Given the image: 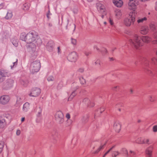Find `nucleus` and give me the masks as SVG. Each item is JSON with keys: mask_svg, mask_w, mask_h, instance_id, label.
<instances>
[{"mask_svg": "<svg viewBox=\"0 0 157 157\" xmlns=\"http://www.w3.org/2000/svg\"><path fill=\"white\" fill-rule=\"evenodd\" d=\"M112 89L114 91H117L119 89V86H115L113 87Z\"/></svg>", "mask_w": 157, "mask_h": 157, "instance_id": "obj_50", "label": "nucleus"}, {"mask_svg": "<svg viewBox=\"0 0 157 157\" xmlns=\"http://www.w3.org/2000/svg\"><path fill=\"white\" fill-rule=\"evenodd\" d=\"M152 37L155 39H157V31L154 32L152 35Z\"/></svg>", "mask_w": 157, "mask_h": 157, "instance_id": "obj_41", "label": "nucleus"}, {"mask_svg": "<svg viewBox=\"0 0 157 157\" xmlns=\"http://www.w3.org/2000/svg\"><path fill=\"white\" fill-rule=\"evenodd\" d=\"M54 78L53 77L50 76L48 78L47 80L48 81H53Z\"/></svg>", "mask_w": 157, "mask_h": 157, "instance_id": "obj_48", "label": "nucleus"}, {"mask_svg": "<svg viewBox=\"0 0 157 157\" xmlns=\"http://www.w3.org/2000/svg\"><path fill=\"white\" fill-rule=\"evenodd\" d=\"M144 144H150V143H149V141L148 139H144Z\"/></svg>", "mask_w": 157, "mask_h": 157, "instance_id": "obj_51", "label": "nucleus"}, {"mask_svg": "<svg viewBox=\"0 0 157 157\" xmlns=\"http://www.w3.org/2000/svg\"><path fill=\"white\" fill-rule=\"evenodd\" d=\"M149 30L148 27L147 26H142L140 28L139 32L141 34L145 35L148 33Z\"/></svg>", "mask_w": 157, "mask_h": 157, "instance_id": "obj_12", "label": "nucleus"}, {"mask_svg": "<svg viewBox=\"0 0 157 157\" xmlns=\"http://www.w3.org/2000/svg\"><path fill=\"white\" fill-rule=\"evenodd\" d=\"M151 63L155 65H157V59L155 57H152L151 58Z\"/></svg>", "mask_w": 157, "mask_h": 157, "instance_id": "obj_30", "label": "nucleus"}, {"mask_svg": "<svg viewBox=\"0 0 157 157\" xmlns=\"http://www.w3.org/2000/svg\"><path fill=\"white\" fill-rule=\"evenodd\" d=\"M23 101V98L21 97H17L16 103L15 104V106L17 107L19 106L22 104Z\"/></svg>", "mask_w": 157, "mask_h": 157, "instance_id": "obj_18", "label": "nucleus"}, {"mask_svg": "<svg viewBox=\"0 0 157 157\" xmlns=\"http://www.w3.org/2000/svg\"><path fill=\"white\" fill-rule=\"evenodd\" d=\"M10 99V96L7 95H2L0 97V104L5 105L8 103Z\"/></svg>", "mask_w": 157, "mask_h": 157, "instance_id": "obj_8", "label": "nucleus"}, {"mask_svg": "<svg viewBox=\"0 0 157 157\" xmlns=\"http://www.w3.org/2000/svg\"><path fill=\"white\" fill-rule=\"evenodd\" d=\"M66 117L68 119H69L70 117V114L68 113L67 114L66 116Z\"/></svg>", "mask_w": 157, "mask_h": 157, "instance_id": "obj_60", "label": "nucleus"}, {"mask_svg": "<svg viewBox=\"0 0 157 157\" xmlns=\"http://www.w3.org/2000/svg\"><path fill=\"white\" fill-rule=\"evenodd\" d=\"M155 9L157 11V2H156L155 6Z\"/></svg>", "mask_w": 157, "mask_h": 157, "instance_id": "obj_62", "label": "nucleus"}, {"mask_svg": "<svg viewBox=\"0 0 157 157\" xmlns=\"http://www.w3.org/2000/svg\"><path fill=\"white\" fill-rule=\"evenodd\" d=\"M136 154V153L135 151L130 150L129 151V153H128V156L127 157H133Z\"/></svg>", "mask_w": 157, "mask_h": 157, "instance_id": "obj_32", "label": "nucleus"}, {"mask_svg": "<svg viewBox=\"0 0 157 157\" xmlns=\"http://www.w3.org/2000/svg\"><path fill=\"white\" fill-rule=\"evenodd\" d=\"M150 29L152 31H154L156 29V26L155 24L153 23H150L149 25Z\"/></svg>", "mask_w": 157, "mask_h": 157, "instance_id": "obj_33", "label": "nucleus"}, {"mask_svg": "<svg viewBox=\"0 0 157 157\" xmlns=\"http://www.w3.org/2000/svg\"><path fill=\"white\" fill-rule=\"evenodd\" d=\"M89 116L88 115H84L82 118V121L83 122H86L88 121Z\"/></svg>", "mask_w": 157, "mask_h": 157, "instance_id": "obj_36", "label": "nucleus"}, {"mask_svg": "<svg viewBox=\"0 0 157 157\" xmlns=\"http://www.w3.org/2000/svg\"><path fill=\"white\" fill-rule=\"evenodd\" d=\"M147 20V18L146 17L143 18L139 17L137 19V22L139 24H142L146 21Z\"/></svg>", "mask_w": 157, "mask_h": 157, "instance_id": "obj_20", "label": "nucleus"}, {"mask_svg": "<svg viewBox=\"0 0 157 157\" xmlns=\"http://www.w3.org/2000/svg\"><path fill=\"white\" fill-rule=\"evenodd\" d=\"M135 21V13H130L128 17H126L124 20V24L126 26L129 27L133 25Z\"/></svg>", "mask_w": 157, "mask_h": 157, "instance_id": "obj_3", "label": "nucleus"}, {"mask_svg": "<svg viewBox=\"0 0 157 157\" xmlns=\"http://www.w3.org/2000/svg\"><path fill=\"white\" fill-rule=\"evenodd\" d=\"M41 65L39 61L36 60L32 62L30 65V70L33 74L37 72L40 69Z\"/></svg>", "mask_w": 157, "mask_h": 157, "instance_id": "obj_4", "label": "nucleus"}, {"mask_svg": "<svg viewBox=\"0 0 157 157\" xmlns=\"http://www.w3.org/2000/svg\"><path fill=\"white\" fill-rule=\"evenodd\" d=\"M136 142L137 143L139 144H143L144 142V140L141 138H138L136 140Z\"/></svg>", "mask_w": 157, "mask_h": 157, "instance_id": "obj_34", "label": "nucleus"}, {"mask_svg": "<svg viewBox=\"0 0 157 157\" xmlns=\"http://www.w3.org/2000/svg\"><path fill=\"white\" fill-rule=\"evenodd\" d=\"M78 57V54L75 52L70 53L67 56V59L69 61L71 62H75L77 60Z\"/></svg>", "mask_w": 157, "mask_h": 157, "instance_id": "obj_7", "label": "nucleus"}, {"mask_svg": "<svg viewBox=\"0 0 157 157\" xmlns=\"http://www.w3.org/2000/svg\"><path fill=\"white\" fill-rule=\"evenodd\" d=\"M109 59L110 61H113L114 60V59L113 57L109 58Z\"/></svg>", "mask_w": 157, "mask_h": 157, "instance_id": "obj_63", "label": "nucleus"}, {"mask_svg": "<svg viewBox=\"0 0 157 157\" xmlns=\"http://www.w3.org/2000/svg\"><path fill=\"white\" fill-rule=\"evenodd\" d=\"M72 87L73 89H75L71 93L68 98V101H71L77 95V92H76V90L78 88V86L77 85L76 83H73L72 84Z\"/></svg>", "mask_w": 157, "mask_h": 157, "instance_id": "obj_9", "label": "nucleus"}, {"mask_svg": "<svg viewBox=\"0 0 157 157\" xmlns=\"http://www.w3.org/2000/svg\"><path fill=\"white\" fill-rule=\"evenodd\" d=\"M153 148V145H151L146 148L145 151L146 157H152V151Z\"/></svg>", "mask_w": 157, "mask_h": 157, "instance_id": "obj_11", "label": "nucleus"}, {"mask_svg": "<svg viewBox=\"0 0 157 157\" xmlns=\"http://www.w3.org/2000/svg\"><path fill=\"white\" fill-rule=\"evenodd\" d=\"M29 104L28 102H26L23 105V110L24 112H26L29 109Z\"/></svg>", "mask_w": 157, "mask_h": 157, "instance_id": "obj_22", "label": "nucleus"}, {"mask_svg": "<svg viewBox=\"0 0 157 157\" xmlns=\"http://www.w3.org/2000/svg\"><path fill=\"white\" fill-rule=\"evenodd\" d=\"M152 43L153 44H157V39L152 41Z\"/></svg>", "mask_w": 157, "mask_h": 157, "instance_id": "obj_56", "label": "nucleus"}, {"mask_svg": "<svg viewBox=\"0 0 157 157\" xmlns=\"http://www.w3.org/2000/svg\"><path fill=\"white\" fill-rule=\"evenodd\" d=\"M20 83L23 86H26L28 85L29 81L27 80H23L22 79L20 81Z\"/></svg>", "mask_w": 157, "mask_h": 157, "instance_id": "obj_28", "label": "nucleus"}, {"mask_svg": "<svg viewBox=\"0 0 157 157\" xmlns=\"http://www.w3.org/2000/svg\"><path fill=\"white\" fill-rule=\"evenodd\" d=\"M26 43L29 44L28 48L33 52L35 51L36 46H40L42 41L37 33L34 31L29 32L27 34Z\"/></svg>", "mask_w": 157, "mask_h": 157, "instance_id": "obj_1", "label": "nucleus"}, {"mask_svg": "<svg viewBox=\"0 0 157 157\" xmlns=\"http://www.w3.org/2000/svg\"><path fill=\"white\" fill-rule=\"evenodd\" d=\"M47 25L48 27H51L52 26V24L51 23H47Z\"/></svg>", "mask_w": 157, "mask_h": 157, "instance_id": "obj_61", "label": "nucleus"}, {"mask_svg": "<svg viewBox=\"0 0 157 157\" xmlns=\"http://www.w3.org/2000/svg\"><path fill=\"white\" fill-rule=\"evenodd\" d=\"M121 154V153L118 151H114L112 152V157H116Z\"/></svg>", "mask_w": 157, "mask_h": 157, "instance_id": "obj_31", "label": "nucleus"}, {"mask_svg": "<svg viewBox=\"0 0 157 157\" xmlns=\"http://www.w3.org/2000/svg\"><path fill=\"white\" fill-rule=\"evenodd\" d=\"M94 102L92 101H90V102L88 106L90 107H91L94 106Z\"/></svg>", "mask_w": 157, "mask_h": 157, "instance_id": "obj_43", "label": "nucleus"}, {"mask_svg": "<svg viewBox=\"0 0 157 157\" xmlns=\"http://www.w3.org/2000/svg\"><path fill=\"white\" fill-rule=\"evenodd\" d=\"M149 100L151 102H154L156 100V97L155 96L150 95L149 96Z\"/></svg>", "mask_w": 157, "mask_h": 157, "instance_id": "obj_37", "label": "nucleus"}, {"mask_svg": "<svg viewBox=\"0 0 157 157\" xmlns=\"http://www.w3.org/2000/svg\"><path fill=\"white\" fill-rule=\"evenodd\" d=\"M56 121L59 124H62L64 122V117L62 112L61 111H57L55 115Z\"/></svg>", "mask_w": 157, "mask_h": 157, "instance_id": "obj_5", "label": "nucleus"}, {"mask_svg": "<svg viewBox=\"0 0 157 157\" xmlns=\"http://www.w3.org/2000/svg\"><path fill=\"white\" fill-rule=\"evenodd\" d=\"M13 80L8 79L3 83L2 87L4 89L8 90L13 86Z\"/></svg>", "mask_w": 157, "mask_h": 157, "instance_id": "obj_6", "label": "nucleus"}, {"mask_svg": "<svg viewBox=\"0 0 157 157\" xmlns=\"http://www.w3.org/2000/svg\"><path fill=\"white\" fill-rule=\"evenodd\" d=\"M39 109H40V111L38 112V114L37 115V116L38 117H40V116L41 113L42 111H41V109L40 108H39Z\"/></svg>", "mask_w": 157, "mask_h": 157, "instance_id": "obj_57", "label": "nucleus"}, {"mask_svg": "<svg viewBox=\"0 0 157 157\" xmlns=\"http://www.w3.org/2000/svg\"><path fill=\"white\" fill-rule=\"evenodd\" d=\"M84 53L86 56H88L90 54V52H89L85 51Z\"/></svg>", "mask_w": 157, "mask_h": 157, "instance_id": "obj_55", "label": "nucleus"}, {"mask_svg": "<svg viewBox=\"0 0 157 157\" xmlns=\"http://www.w3.org/2000/svg\"><path fill=\"white\" fill-rule=\"evenodd\" d=\"M21 133V131L19 130H18L16 132V134L17 136H19L20 135Z\"/></svg>", "mask_w": 157, "mask_h": 157, "instance_id": "obj_58", "label": "nucleus"}, {"mask_svg": "<svg viewBox=\"0 0 157 157\" xmlns=\"http://www.w3.org/2000/svg\"><path fill=\"white\" fill-rule=\"evenodd\" d=\"M94 48L95 49H96L97 51L99 50V49L98 48V47L97 45L94 46Z\"/></svg>", "mask_w": 157, "mask_h": 157, "instance_id": "obj_59", "label": "nucleus"}, {"mask_svg": "<svg viewBox=\"0 0 157 157\" xmlns=\"http://www.w3.org/2000/svg\"><path fill=\"white\" fill-rule=\"evenodd\" d=\"M144 71L150 75L151 76L153 75H154L153 72L147 67L144 68Z\"/></svg>", "mask_w": 157, "mask_h": 157, "instance_id": "obj_25", "label": "nucleus"}, {"mask_svg": "<svg viewBox=\"0 0 157 157\" xmlns=\"http://www.w3.org/2000/svg\"><path fill=\"white\" fill-rule=\"evenodd\" d=\"M4 143L2 141L0 142V153H1L3 150V148L4 146Z\"/></svg>", "mask_w": 157, "mask_h": 157, "instance_id": "obj_38", "label": "nucleus"}, {"mask_svg": "<svg viewBox=\"0 0 157 157\" xmlns=\"http://www.w3.org/2000/svg\"><path fill=\"white\" fill-rule=\"evenodd\" d=\"M55 46V44L52 41H49L46 44V48L49 52L53 51Z\"/></svg>", "mask_w": 157, "mask_h": 157, "instance_id": "obj_14", "label": "nucleus"}, {"mask_svg": "<svg viewBox=\"0 0 157 157\" xmlns=\"http://www.w3.org/2000/svg\"><path fill=\"white\" fill-rule=\"evenodd\" d=\"M128 5L129 6L131 7L129 9H133L138 5V1L136 0H129Z\"/></svg>", "mask_w": 157, "mask_h": 157, "instance_id": "obj_16", "label": "nucleus"}, {"mask_svg": "<svg viewBox=\"0 0 157 157\" xmlns=\"http://www.w3.org/2000/svg\"><path fill=\"white\" fill-rule=\"evenodd\" d=\"M71 44L73 45H76L77 44V40L75 39H74L72 38H71Z\"/></svg>", "mask_w": 157, "mask_h": 157, "instance_id": "obj_39", "label": "nucleus"}, {"mask_svg": "<svg viewBox=\"0 0 157 157\" xmlns=\"http://www.w3.org/2000/svg\"><path fill=\"white\" fill-rule=\"evenodd\" d=\"M109 23L111 25H113V19L109 18Z\"/></svg>", "mask_w": 157, "mask_h": 157, "instance_id": "obj_52", "label": "nucleus"}, {"mask_svg": "<svg viewBox=\"0 0 157 157\" xmlns=\"http://www.w3.org/2000/svg\"><path fill=\"white\" fill-rule=\"evenodd\" d=\"M17 59H16V61H15V62H13V67H12V66H11V69H12V68H13V67L15 65H17Z\"/></svg>", "mask_w": 157, "mask_h": 157, "instance_id": "obj_54", "label": "nucleus"}, {"mask_svg": "<svg viewBox=\"0 0 157 157\" xmlns=\"http://www.w3.org/2000/svg\"><path fill=\"white\" fill-rule=\"evenodd\" d=\"M115 14L117 18H120L122 15V13L119 9H117L115 11Z\"/></svg>", "mask_w": 157, "mask_h": 157, "instance_id": "obj_21", "label": "nucleus"}, {"mask_svg": "<svg viewBox=\"0 0 157 157\" xmlns=\"http://www.w3.org/2000/svg\"><path fill=\"white\" fill-rule=\"evenodd\" d=\"M123 106V104L121 103H119L117 104L116 105V108H118L120 106Z\"/></svg>", "mask_w": 157, "mask_h": 157, "instance_id": "obj_53", "label": "nucleus"}, {"mask_svg": "<svg viewBox=\"0 0 157 157\" xmlns=\"http://www.w3.org/2000/svg\"><path fill=\"white\" fill-rule=\"evenodd\" d=\"M8 72L7 71L4 70H0V82L3 81L4 77L8 76Z\"/></svg>", "mask_w": 157, "mask_h": 157, "instance_id": "obj_13", "label": "nucleus"}, {"mask_svg": "<svg viewBox=\"0 0 157 157\" xmlns=\"http://www.w3.org/2000/svg\"><path fill=\"white\" fill-rule=\"evenodd\" d=\"M12 12L11 11H9L7 13L5 18L6 19H9L12 18Z\"/></svg>", "mask_w": 157, "mask_h": 157, "instance_id": "obj_27", "label": "nucleus"}, {"mask_svg": "<svg viewBox=\"0 0 157 157\" xmlns=\"http://www.w3.org/2000/svg\"><path fill=\"white\" fill-rule=\"evenodd\" d=\"M90 102V100L87 98H85L83 99L82 102L87 105V106L88 105Z\"/></svg>", "mask_w": 157, "mask_h": 157, "instance_id": "obj_35", "label": "nucleus"}, {"mask_svg": "<svg viewBox=\"0 0 157 157\" xmlns=\"http://www.w3.org/2000/svg\"><path fill=\"white\" fill-rule=\"evenodd\" d=\"M152 130L154 132H157V125H155L153 126Z\"/></svg>", "mask_w": 157, "mask_h": 157, "instance_id": "obj_47", "label": "nucleus"}, {"mask_svg": "<svg viewBox=\"0 0 157 157\" xmlns=\"http://www.w3.org/2000/svg\"><path fill=\"white\" fill-rule=\"evenodd\" d=\"M113 3L117 7H121L123 4V2L121 0H113Z\"/></svg>", "mask_w": 157, "mask_h": 157, "instance_id": "obj_19", "label": "nucleus"}, {"mask_svg": "<svg viewBox=\"0 0 157 157\" xmlns=\"http://www.w3.org/2000/svg\"><path fill=\"white\" fill-rule=\"evenodd\" d=\"M26 36L27 34H26L25 33H22L20 35V38L22 40L25 41L26 42Z\"/></svg>", "mask_w": 157, "mask_h": 157, "instance_id": "obj_23", "label": "nucleus"}, {"mask_svg": "<svg viewBox=\"0 0 157 157\" xmlns=\"http://www.w3.org/2000/svg\"><path fill=\"white\" fill-rule=\"evenodd\" d=\"M29 4L28 3H25L23 5L22 8L25 11H26L29 10Z\"/></svg>", "mask_w": 157, "mask_h": 157, "instance_id": "obj_29", "label": "nucleus"}, {"mask_svg": "<svg viewBox=\"0 0 157 157\" xmlns=\"http://www.w3.org/2000/svg\"><path fill=\"white\" fill-rule=\"evenodd\" d=\"M5 123L3 121L0 120V128H3L4 127Z\"/></svg>", "mask_w": 157, "mask_h": 157, "instance_id": "obj_46", "label": "nucleus"}, {"mask_svg": "<svg viewBox=\"0 0 157 157\" xmlns=\"http://www.w3.org/2000/svg\"><path fill=\"white\" fill-rule=\"evenodd\" d=\"M104 148V145H102L100 146V147L97 150H96L94 153L97 154L98 152L101 149H103Z\"/></svg>", "mask_w": 157, "mask_h": 157, "instance_id": "obj_45", "label": "nucleus"}, {"mask_svg": "<svg viewBox=\"0 0 157 157\" xmlns=\"http://www.w3.org/2000/svg\"><path fill=\"white\" fill-rule=\"evenodd\" d=\"M40 92L41 90L39 88H34L32 89L29 95L30 96L36 97L40 94Z\"/></svg>", "mask_w": 157, "mask_h": 157, "instance_id": "obj_10", "label": "nucleus"}, {"mask_svg": "<svg viewBox=\"0 0 157 157\" xmlns=\"http://www.w3.org/2000/svg\"><path fill=\"white\" fill-rule=\"evenodd\" d=\"M105 108L104 107H102L101 108L99 109H98L97 111L98 112H99L101 114L102 113L103 111H104L105 110Z\"/></svg>", "mask_w": 157, "mask_h": 157, "instance_id": "obj_44", "label": "nucleus"}, {"mask_svg": "<svg viewBox=\"0 0 157 157\" xmlns=\"http://www.w3.org/2000/svg\"><path fill=\"white\" fill-rule=\"evenodd\" d=\"M94 63L95 65H97L98 64L101 66L102 64V63L100 61V60L98 59L94 62Z\"/></svg>", "mask_w": 157, "mask_h": 157, "instance_id": "obj_42", "label": "nucleus"}, {"mask_svg": "<svg viewBox=\"0 0 157 157\" xmlns=\"http://www.w3.org/2000/svg\"><path fill=\"white\" fill-rule=\"evenodd\" d=\"M12 43L15 47H17L18 45V39L13 38L12 39Z\"/></svg>", "mask_w": 157, "mask_h": 157, "instance_id": "obj_26", "label": "nucleus"}, {"mask_svg": "<svg viewBox=\"0 0 157 157\" xmlns=\"http://www.w3.org/2000/svg\"><path fill=\"white\" fill-rule=\"evenodd\" d=\"M148 44L152 40V38L148 36H142L141 38L137 34L134 35L133 39L129 40V42L137 49H140V48L143 45L142 42Z\"/></svg>", "mask_w": 157, "mask_h": 157, "instance_id": "obj_2", "label": "nucleus"}, {"mask_svg": "<svg viewBox=\"0 0 157 157\" xmlns=\"http://www.w3.org/2000/svg\"><path fill=\"white\" fill-rule=\"evenodd\" d=\"M121 153L125 155L126 157L128 156V151L126 148H122L121 149Z\"/></svg>", "mask_w": 157, "mask_h": 157, "instance_id": "obj_24", "label": "nucleus"}, {"mask_svg": "<svg viewBox=\"0 0 157 157\" xmlns=\"http://www.w3.org/2000/svg\"><path fill=\"white\" fill-rule=\"evenodd\" d=\"M113 128L116 132H119L121 128V125L119 122L115 121L114 124Z\"/></svg>", "mask_w": 157, "mask_h": 157, "instance_id": "obj_17", "label": "nucleus"}, {"mask_svg": "<svg viewBox=\"0 0 157 157\" xmlns=\"http://www.w3.org/2000/svg\"><path fill=\"white\" fill-rule=\"evenodd\" d=\"M116 145H114L113 146L110 148V150H112L113 148H114L115 147Z\"/></svg>", "mask_w": 157, "mask_h": 157, "instance_id": "obj_64", "label": "nucleus"}, {"mask_svg": "<svg viewBox=\"0 0 157 157\" xmlns=\"http://www.w3.org/2000/svg\"><path fill=\"white\" fill-rule=\"evenodd\" d=\"M79 80L81 83L82 84H85L86 83L85 79L82 77H81L79 78Z\"/></svg>", "mask_w": 157, "mask_h": 157, "instance_id": "obj_40", "label": "nucleus"}, {"mask_svg": "<svg viewBox=\"0 0 157 157\" xmlns=\"http://www.w3.org/2000/svg\"><path fill=\"white\" fill-rule=\"evenodd\" d=\"M97 9L101 13L106 15L105 9V6L101 3H98L97 5Z\"/></svg>", "mask_w": 157, "mask_h": 157, "instance_id": "obj_15", "label": "nucleus"}, {"mask_svg": "<svg viewBox=\"0 0 157 157\" xmlns=\"http://www.w3.org/2000/svg\"><path fill=\"white\" fill-rule=\"evenodd\" d=\"M84 71V70L83 68H79L78 70L77 71V72L79 73H82Z\"/></svg>", "mask_w": 157, "mask_h": 157, "instance_id": "obj_49", "label": "nucleus"}]
</instances>
